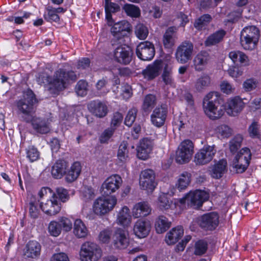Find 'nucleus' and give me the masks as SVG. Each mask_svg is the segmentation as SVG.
<instances>
[{
  "mask_svg": "<svg viewBox=\"0 0 261 261\" xmlns=\"http://www.w3.org/2000/svg\"><path fill=\"white\" fill-rule=\"evenodd\" d=\"M156 97L152 94H148L144 98L142 106V110L147 114L151 112L156 105Z\"/></svg>",
  "mask_w": 261,
  "mask_h": 261,
  "instance_id": "79ce46f5",
  "label": "nucleus"
},
{
  "mask_svg": "<svg viewBox=\"0 0 261 261\" xmlns=\"http://www.w3.org/2000/svg\"><path fill=\"white\" fill-rule=\"evenodd\" d=\"M194 51L193 43L189 41H185L177 47L175 56L177 61L180 64L187 63L192 58Z\"/></svg>",
  "mask_w": 261,
  "mask_h": 261,
  "instance_id": "9d476101",
  "label": "nucleus"
},
{
  "mask_svg": "<svg viewBox=\"0 0 261 261\" xmlns=\"http://www.w3.org/2000/svg\"><path fill=\"white\" fill-rule=\"evenodd\" d=\"M117 158L118 162L122 164L126 163L128 160V150L126 142L123 141L120 144L117 152Z\"/></svg>",
  "mask_w": 261,
  "mask_h": 261,
  "instance_id": "37998d69",
  "label": "nucleus"
},
{
  "mask_svg": "<svg viewBox=\"0 0 261 261\" xmlns=\"http://www.w3.org/2000/svg\"><path fill=\"white\" fill-rule=\"evenodd\" d=\"M243 141V137L241 135L234 136L229 142V150L232 153H236L241 147Z\"/></svg>",
  "mask_w": 261,
  "mask_h": 261,
  "instance_id": "3c124183",
  "label": "nucleus"
},
{
  "mask_svg": "<svg viewBox=\"0 0 261 261\" xmlns=\"http://www.w3.org/2000/svg\"><path fill=\"white\" fill-rule=\"evenodd\" d=\"M101 255V250L95 243L87 241L82 245L80 251L82 261H97Z\"/></svg>",
  "mask_w": 261,
  "mask_h": 261,
  "instance_id": "423d86ee",
  "label": "nucleus"
},
{
  "mask_svg": "<svg viewBox=\"0 0 261 261\" xmlns=\"http://www.w3.org/2000/svg\"><path fill=\"white\" fill-rule=\"evenodd\" d=\"M212 17L209 14H204L195 20L194 27L198 30L207 25L212 20Z\"/></svg>",
  "mask_w": 261,
  "mask_h": 261,
  "instance_id": "864d4df0",
  "label": "nucleus"
},
{
  "mask_svg": "<svg viewBox=\"0 0 261 261\" xmlns=\"http://www.w3.org/2000/svg\"><path fill=\"white\" fill-rule=\"evenodd\" d=\"M191 178V174L190 173L184 172L181 173L176 184L177 189L180 191L185 190L190 184Z\"/></svg>",
  "mask_w": 261,
  "mask_h": 261,
  "instance_id": "a19ab883",
  "label": "nucleus"
},
{
  "mask_svg": "<svg viewBox=\"0 0 261 261\" xmlns=\"http://www.w3.org/2000/svg\"><path fill=\"white\" fill-rule=\"evenodd\" d=\"M208 198V193L203 190H196L190 191L183 197L178 199V202L181 205L187 204L188 206L193 208L198 209Z\"/></svg>",
  "mask_w": 261,
  "mask_h": 261,
  "instance_id": "7ed1b4c3",
  "label": "nucleus"
},
{
  "mask_svg": "<svg viewBox=\"0 0 261 261\" xmlns=\"http://www.w3.org/2000/svg\"><path fill=\"white\" fill-rule=\"evenodd\" d=\"M211 57L209 53L205 51H201L198 53L193 60V67L196 71H202L205 69L210 63Z\"/></svg>",
  "mask_w": 261,
  "mask_h": 261,
  "instance_id": "aec40b11",
  "label": "nucleus"
},
{
  "mask_svg": "<svg viewBox=\"0 0 261 261\" xmlns=\"http://www.w3.org/2000/svg\"><path fill=\"white\" fill-rule=\"evenodd\" d=\"M194 153V144L189 140L182 141L176 151L175 161L180 164L188 163Z\"/></svg>",
  "mask_w": 261,
  "mask_h": 261,
  "instance_id": "0eeeda50",
  "label": "nucleus"
},
{
  "mask_svg": "<svg viewBox=\"0 0 261 261\" xmlns=\"http://www.w3.org/2000/svg\"><path fill=\"white\" fill-rule=\"evenodd\" d=\"M226 35V31L219 30L210 35L204 42L207 46L215 45L221 42Z\"/></svg>",
  "mask_w": 261,
  "mask_h": 261,
  "instance_id": "4c0bfd02",
  "label": "nucleus"
},
{
  "mask_svg": "<svg viewBox=\"0 0 261 261\" xmlns=\"http://www.w3.org/2000/svg\"><path fill=\"white\" fill-rule=\"evenodd\" d=\"M163 82L166 85H172L174 83L172 77V67L166 64L164 67L163 72L162 74Z\"/></svg>",
  "mask_w": 261,
  "mask_h": 261,
  "instance_id": "a18cd8bd",
  "label": "nucleus"
},
{
  "mask_svg": "<svg viewBox=\"0 0 261 261\" xmlns=\"http://www.w3.org/2000/svg\"><path fill=\"white\" fill-rule=\"evenodd\" d=\"M38 204L36 201L29 203V215L33 219L37 218L39 216V211L37 208Z\"/></svg>",
  "mask_w": 261,
  "mask_h": 261,
  "instance_id": "69168bd1",
  "label": "nucleus"
},
{
  "mask_svg": "<svg viewBox=\"0 0 261 261\" xmlns=\"http://www.w3.org/2000/svg\"><path fill=\"white\" fill-rule=\"evenodd\" d=\"M116 221L117 224L122 226L124 229L130 225L132 216L127 206H124L120 210L117 215Z\"/></svg>",
  "mask_w": 261,
  "mask_h": 261,
  "instance_id": "c756f323",
  "label": "nucleus"
},
{
  "mask_svg": "<svg viewBox=\"0 0 261 261\" xmlns=\"http://www.w3.org/2000/svg\"><path fill=\"white\" fill-rule=\"evenodd\" d=\"M155 174L151 169H146L141 172L140 177V185L143 190L152 191L156 186Z\"/></svg>",
  "mask_w": 261,
  "mask_h": 261,
  "instance_id": "a211bd4d",
  "label": "nucleus"
},
{
  "mask_svg": "<svg viewBox=\"0 0 261 261\" xmlns=\"http://www.w3.org/2000/svg\"><path fill=\"white\" fill-rule=\"evenodd\" d=\"M59 224L61 225V229L65 231H70L72 227V223L70 219L66 217H62L59 219Z\"/></svg>",
  "mask_w": 261,
  "mask_h": 261,
  "instance_id": "e2e57ef3",
  "label": "nucleus"
},
{
  "mask_svg": "<svg viewBox=\"0 0 261 261\" xmlns=\"http://www.w3.org/2000/svg\"><path fill=\"white\" fill-rule=\"evenodd\" d=\"M171 226V222L164 216H159L155 222V228L158 233L165 232Z\"/></svg>",
  "mask_w": 261,
  "mask_h": 261,
  "instance_id": "ea45409f",
  "label": "nucleus"
},
{
  "mask_svg": "<svg viewBox=\"0 0 261 261\" xmlns=\"http://www.w3.org/2000/svg\"><path fill=\"white\" fill-rule=\"evenodd\" d=\"M172 202L170 200L167 194L162 193L158 198L157 205L158 208L162 210H167L171 208Z\"/></svg>",
  "mask_w": 261,
  "mask_h": 261,
  "instance_id": "c03bdc74",
  "label": "nucleus"
},
{
  "mask_svg": "<svg viewBox=\"0 0 261 261\" xmlns=\"http://www.w3.org/2000/svg\"><path fill=\"white\" fill-rule=\"evenodd\" d=\"M167 109L163 106L156 107L151 115V121L155 126L160 127L163 126L167 118Z\"/></svg>",
  "mask_w": 261,
  "mask_h": 261,
  "instance_id": "4be33fe9",
  "label": "nucleus"
},
{
  "mask_svg": "<svg viewBox=\"0 0 261 261\" xmlns=\"http://www.w3.org/2000/svg\"><path fill=\"white\" fill-rule=\"evenodd\" d=\"M259 37V31L256 27H246L241 33V44L246 50H252L255 48Z\"/></svg>",
  "mask_w": 261,
  "mask_h": 261,
  "instance_id": "20e7f679",
  "label": "nucleus"
},
{
  "mask_svg": "<svg viewBox=\"0 0 261 261\" xmlns=\"http://www.w3.org/2000/svg\"><path fill=\"white\" fill-rule=\"evenodd\" d=\"M112 236V232L109 229L101 231L98 235V239L102 243H109Z\"/></svg>",
  "mask_w": 261,
  "mask_h": 261,
  "instance_id": "680f3d73",
  "label": "nucleus"
},
{
  "mask_svg": "<svg viewBox=\"0 0 261 261\" xmlns=\"http://www.w3.org/2000/svg\"><path fill=\"white\" fill-rule=\"evenodd\" d=\"M111 29V33L113 36L111 44L113 46L121 43L124 36L123 32L130 30V24L126 20H122L117 23L113 22Z\"/></svg>",
  "mask_w": 261,
  "mask_h": 261,
  "instance_id": "1a4fd4ad",
  "label": "nucleus"
},
{
  "mask_svg": "<svg viewBox=\"0 0 261 261\" xmlns=\"http://www.w3.org/2000/svg\"><path fill=\"white\" fill-rule=\"evenodd\" d=\"M137 113V110L136 108H132L127 113V114L125 118L124 123L128 126H131L134 122Z\"/></svg>",
  "mask_w": 261,
  "mask_h": 261,
  "instance_id": "052dcab7",
  "label": "nucleus"
},
{
  "mask_svg": "<svg viewBox=\"0 0 261 261\" xmlns=\"http://www.w3.org/2000/svg\"><path fill=\"white\" fill-rule=\"evenodd\" d=\"M44 19L50 22H59L60 17L54 10V8L51 6H48L46 8V12L44 14Z\"/></svg>",
  "mask_w": 261,
  "mask_h": 261,
  "instance_id": "8fccbe9b",
  "label": "nucleus"
},
{
  "mask_svg": "<svg viewBox=\"0 0 261 261\" xmlns=\"http://www.w3.org/2000/svg\"><path fill=\"white\" fill-rule=\"evenodd\" d=\"M132 51L127 46H118L114 51V58L119 63L128 64L132 60Z\"/></svg>",
  "mask_w": 261,
  "mask_h": 261,
  "instance_id": "6ab92c4d",
  "label": "nucleus"
},
{
  "mask_svg": "<svg viewBox=\"0 0 261 261\" xmlns=\"http://www.w3.org/2000/svg\"><path fill=\"white\" fill-rule=\"evenodd\" d=\"M81 163L79 162H74L66 174V180L71 182L76 180L81 173Z\"/></svg>",
  "mask_w": 261,
  "mask_h": 261,
  "instance_id": "58836bf2",
  "label": "nucleus"
},
{
  "mask_svg": "<svg viewBox=\"0 0 261 261\" xmlns=\"http://www.w3.org/2000/svg\"><path fill=\"white\" fill-rule=\"evenodd\" d=\"M123 9L127 15L132 17L137 18L140 15V9L134 5L126 4L123 6Z\"/></svg>",
  "mask_w": 261,
  "mask_h": 261,
  "instance_id": "603ef678",
  "label": "nucleus"
},
{
  "mask_svg": "<svg viewBox=\"0 0 261 261\" xmlns=\"http://www.w3.org/2000/svg\"><path fill=\"white\" fill-rule=\"evenodd\" d=\"M177 39L176 28L174 27L168 28L163 38V43L165 48H170L174 46Z\"/></svg>",
  "mask_w": 261,
  "mask_h": 261,
  "instance_id": "f704fd0d",
  "label": "nucleus"
},
{
  "mask_svg": "<svg viewBox=\"0 0 261 261\" xmlns=\"http://www.w3.org/2000/svg\"><path fill=\"white\" fill-rule=\"evenodd\" d=\"M227 171V163L226 160L222 159L215 162L209 167L208 173L215 179H220Z\"/></svg>",
  "mask_w": 261,
  "mask_h": 261,
  "instance_id": "412c9836",
  "label": "nucleus"
},
{
  "mask_svg": "<svg viewBox=\"0 0 261 261\" xmlns=\"http://www.w3.org/2000/svg\"><path fill=\"white\" fill-rule=\"evenodd\" d=\"M162 67V62L160 61H155L152 64L147 66L143 70L142 73L145 79L151 80L158 76L160 72Z\"/></svg>",
  "mask_w": 261,
  "mask_h": 261,
  "instance_id": "bb28decb",
  "label": "nucleus"
},
{
  "mask_svg": "<svg viewBox=\"0 0 261 261\" xmlns=\"http://www.w3.org/2000/svg\"><path fill=\"white\" fill-rule=\"evenodd\" d=\"M77 79V75L73 71L60 68L55 72L52 77L50 89L57 92L62 91Z\"/></svg>",
  "mask_w": 261,
  "mask_h": 261,
  "instance_id": "f03ea898",
  "label": "nucleus"
},
{
  "mask_svg": "<svg viewBox=\"0 0 261 261\" xmlns=\"http://www.w3.org/2000/svg\"><path fill=\"white\" fill-rule=\"evenodd\" d=\"M75 90L79 96L83 97L88 92V83L84 80H80L76 85Z\"/></svg>",
  "mask_w": 261,
  "mask_h": 261,
  "instance_id": "5fc2aeb1",
  "label": "nucleus"
},
{
  "mask_svg": "<svg viewBox=\"0 0 261 261\" xmlns=\"http://www.w3.org/2000/svg\"><path fill=\"white\" fill-rule=\"evenodd\" d=\"M219 215L216 212H211L203 215L199 219L200 226L205 230H213L219 224Z\"/></svg>",
  "mask_w": 261,
  "mask_h": 261,
  "instance_id": "dca6fc26",
  "label": "nucleus"
},
{
  "mask_svg": "<svg viewBox=\"0 0 261 261\" xmlns=\"http://www.w3.org/2000/svg\"><path fill=\"white\" fill-rule=\"evenodd\" d=\"M211 84V76L207 73H202L194 82L193 88L197 92H203Z\"/></svg>",
  "mask_w": 261,
  "mask_h": 261,
  "instance_id": "cd10ccee",
  "label": "nucleus"
},
{
  "mask_svg": "<svg viewBox=\"0 0 261 261\" xmlns=\"http://www.w3.org/2000/svg\"><path fill=\"white\" fill-rule=\"evenodd\" d=\"M114 129L113 127L106 129L100 136L99 140L100 142L103 143L107 142L113 135Z\"/></svg>",
  "mask_w": 261,
  "mask_h": 261,
  "instance_id": "338daca9",
  "label": "nucleus"
},
{
  "mask_svg": "<svg viewBox=\"0 0 261 261\" xmlns=\"http://www.w3.org/2000/svg\"><path fill=\"white\" fill-rule=\"evenodd\" d=\"M244 106L243 100L239 97H235L227 101L226 111L229 116H234L242 110Z\"/></svg>",
  "mask_w": 261,
  "mask_h": 261,
  "instance_id": "5701e85b",
  "label": "nucleus"
},
{
  "mask_svg": "<svg viewBox=\"0 0 261 261\" xmlns=\"http://www.w3.org/2000/svg\"><path fill=\"white\" fill-rule=\"evenodd\" d=\"M216 152L215 145H204L195 154L194 162L196 165H205L213 160Z\"/></svg>",
  "mask_w": 261,
  "mask_h": 261,
  "instance_id": "f8f14e48",
  "label": "nucleus"
},
{
  "mask_svg": "<svg viewBox=\"0 0 261 261\" xmlns=\"http://www.w3.org/2000/svg\"><path fill=\"white\" fill-rule=\"evenodd\" d=\"M136 54L142 60H152L155 55L154 45L147 41L140 43L136 48Z\"/></svg>",
  "mask_w": 261,
  "mask_h": 261,
  "instance_id": "4468645a",
  "label": "nucleus"
},
{
  "mask_svg": "<svg viewBox=\"0 0 261 261\" xmlns=\"http://www.w3.org/2000/svg\"><path fill=\"white\" fill-rule=\"evenodd\" d=\"M135 33L138 39L144 40L148 36L149 31L146 25L142 23H139L135 27Z\"/></svg>",
  "mask_w": 261,
  "mask_h": 261,
  "instance_id": "de8ad7c7",
  "label": "nucleus"
},
{
  "mask_svg": "<svg viewBox=\"0 0 261 261\" xmlns=\"http://www.w3.org/2000/svg\"><path fill=\"white\" fill-rule=\"evenodd\" d=\"M251 158V153L248 148H243L238 152L232 163V167L236 169L237 173H243L246 170Z\"/></svg>",
  "mask_w": 261,
  "mask_h": 261,
  "instance_id": "6e6552de",
  "label": "nucleus"
},
{
  "mask_svg": "<svg viewBox=\"0 0 261 261\" xmlns=\"http://www.w3.org/2000/svg\"><path fill=\"white\" fill-rule=\"evenodd\" d=\"M248 132L250 136L252 138H259L260 136L259 125L256 122H253L248 128Z\"/></svg>",
  "mask_w": 261,
  "mask_h": 261,
  "instance_id": "0e129e2a",
  "label": "nucleus"
},
{
  "mask_svg": "<svg viewBox=\"0 0 261 261\" xmlns=\"http://www.w3.org/2000/svg\"><path fill=\"white\" fill-rule=\"evenodd\" d=\"M117 200L115 196H100L93 202L92 210L98 216H103L114 208L117 204Z\"/></svg>",
  "mask_w": 261,
  "mask_h": 261,
  "instance_id": "39448f33",
  "label": "nucleus"
},
{
  "mask_svg": "<svg viewBox=\"0 0 261 261\" xmlns=\"http://www.w3.org/2000/svg\"><path fill=\"white\" fill-rule=\"evenodd\" d=\"M122 183L121 177L118 174L110 176L106 179L101 187V193L108 196L115 192Z\"/></svg>",
  "mask_w": 261,
  "mask_h": 261,
  "instance_id": "ddd939ff",
  "label": "nucleus"
},
{
  "mask_svg": "<svg viewBox=\"0 0 261 261\" xmlns=\"http://www.w3.org/2000/svg\"><path fill=\"white\" fill-rule=\"evenodd\" d=\"M217 136L221 139L228 138L232 135V129L228 125L222 124L218 126L216 129Z\"/></svg>",
  "mask_w": 261,
  "mask_h": 261,
  "instance_id": "49530a36",
  "label": "nucleus"
},
{
  "mask_svg": "<svg viewBox=\"0 0 261 261\" xmlns=\"http://www.w3.org/2000/svg\"><path fill=\"white\" fill-rule=\"evenodd\" d=\"M33 129L40 134H44L50 131V127L48 121L39 117H33L31 121Z\"/></svg>",
  "mask_w": 261,
  "mask_h": 261,
  "instance_id": "2f4dec72",
  "label": "nucleus"
},
{
  "mask_svg": "<svg viewBox=\"0 0 261 261\" xmlns=\"http://www.w3.org/2000/svg\"><path fill=\"white\" fill-rule=\"evenodd\" d=\"M150 230V225L148 221L139 219L134 224V233L139 238H144L147 237Z\"/></svg>",
  "mask_w": 261,
  "mask_h": 261,
  "instance_id": "393cba45",
  "label": "nucleus"
},
{
  "mask_svg": "<svg viewBox=\"0 0 261 261\" xmlns=\"http://www.w3.org/2000/svg\"><path fill=\"white\" fill-rule=\"evenodd\" d=\"M151 211V208L149 204L146 202H140L136 203L132 210L133 216L138 218L145 217L148 215Z\"/></svg>",
  "mask_w": 261,
  "mask_h": 261,
  "instance_id": "7c9ffc66",
  "label": "nucleus"
},
{
  "mask_svg": "<svg viewBox=\"0 0 261 261\" xmlns=\"http://www.w3.org/2000/svg\"><path fill=\"white\" fill-rule=\"evenodd\" d=\"M61 203L58 200L55 194H53L51 198L45 202L40 203L42 210L49 216H55L61 210Z\"/></svg>",
  "mask_w": 261,
  "mask_h": 261,
  "instance_id": "f3484780",
  "label": "nucleus"
},
{
  "mask_svg": "<svg viewBox=\"0 0 261 261\" xmlns=\"http://www.w3.org/2000/svg\"><path fill=\"white\" fill-rule=\"evenodd\" d=\"M48 230L50 235L57 237L61 232V227L58 222L52 221L48 225Z\"/></svg>",
  "mask_w": 261,
  "mask_h": 261,
  "instance_id": "6e6d98bb",
  "label": "nucleus"
},
{
  "mask_svg": "<svg viewBox=\"0 0 261 261\" xmlns=\"http://www.w3.org/2000/svg\"><path fill=\"white\" fill-rule=\"evenodd\" d=\"M184 235V229L181 226L172 228L167 234L165 241L168 245L176 243Z\"/></svg>",
  "mask_w": 261,
  "mask_h": 261,
  "instance_id": "473e14b6",
  "label": "nucleus"
},
{
  "mask_svg": "<svg viewBox=\"0 0 261 261\" xmlns=\"http://www.w3.org/2000/svg\"><path fill=\"white\" fill-rule=\"evenodd\" d=\"M54 194H56V196L62 202H65L69 199V194L68 191L63 187H58L56 189V192Z\"/></svg>",
  "mask_w": 261,
  "mask_h": 261,
  "instance_id": "4d7b16f0",
  "label": "nucleus"
},
{
  "mask_svg": "<svg viewBox=\"0 0 261 261\" xmlns=\"http://www.w3.org/2000/svg\"><path fill=\"white\" fill-rule=\"evenodd\" d=\"M41 246L37 241H30L24 249V255L28 258H35L40 254Z\"/></svg>",
  "mask_w": 261,
  "mask_h": 261,
  "instance_id": "c85d7f7f",
  "label": "nucleus"
},
{
  "mask_svg": "<svg viewBox=\"0 0 261 261\" xmlns=\"http://www.w3.org/2000/svg\"><path fill=\"white\" fill-rule=\"evenodd\" d=\"M73 232L75 236L79 239H85L89 234L88 228L80 219H76L74 221Z\"/></svg>",
  "mask_w": 261,
  "mask_h": 261,
  "instance_id": "72a5a7b5",
  "label": "nucleus"
},
{
  "mask_svg": "<svg viewBox=\"0 0 261 261\" xmlns=\"http://www.w3.org/2000/svg\"><path fill=\"white\" fill-rule=\"evenodd\" d=\"M67 167V163L65 161L63 160L57 161L52 167L51 175L55 178H62L66 173Z\"/></svg>",
  "mask_w": 261,
  "mask_h": 261,
  "instance_id": "c9c22d12",
  "label": "nucleus"
},
{
  "mask_svg": "<svg viewBox=\"0 0 261 261\" xmlns=\"http://www.w3.org/2000/svg\"><path fill=\"white\" fill-rule=\"evenodd\" d=\"M153 147L152 141L148 138H144L140 141L139 146L137 148V156L143 160L148 159L149 153Z\"/></svg>",
  "mask_w": 261,
  "mask_h": 261,
  "instance_id": "a878e982",
  "label": "nucleus"
},
{
  "mask_svg": "<svg viewBox=\"0 0 261 261\" xmlns=\"http://www.w3.org/2000/svg\"><path fill=\"white\" fill-rule=\"evenodd\" d=\"M39 152L34 146H30L27 150V157L31 162L37 161L39 159Z\"/></svg>",
  "mask_w": 261,
  "mask_h": 261,
  "instance_id": "bf43d9fd",
  "label": "nucleus"
},
{
  "mask_svg": "<svg viewBox=\"0 0 261 261\" xmlns=\"http://www.w3.org/2000/svg\"><path fill=\"white\" fill-rule=\"evenodd\" d=\"M113 245L117 249H124L129 245V237L127 230L117 228L113 235Z\"/></svg>",
  "mask_w": 261,
  "mask_h": 261,
  "instance_id": "2eb2a0df",
  "label": "nucleus"
},
{
  "mask_svg": "<svg viewBox=\"0 0 261 261\" xmlns=\"http://www.w3.org/2000/svg\"><path fill=\"white\" fill-rule=\"evenodd\" d=\"M220 94L216 91H211L205 95L203 99V109L205 114L212 120L220 118L224 114L222 108H219Z\"/></svg>",
  "mask_w": 261,
  "mask_h": 261,
  "instance_id": "f257e3e1",
  "label": "nucleus"
},
{
  "mask_svg": "<svg viewBox=\"0 0 261 261\" xmlns=\"http://www.w3.org/2000/svg\"><path fill=\"white\" fill-rule=\"evenodd\" d=\"M37 82L39 84H49L50 86V82L52 81V77L47 75L46 73H41L37 77Z\"/></svg>",
  "mask_w": 261,
  "mask_h": 261,
  "instance_id": "774afa93",
  "label": "nucleus"
},
{
  "mask_svg": "<svg viewBox=\"0 0 261 261\" xmlns=\"http://www.w3.org/2000/svg\"><path fill=\"white\" fill-rule=\"evenodd\" d=\"M89 111L98 118H103L108 113V108L106 103L99 100H93L88 105Z\"/></svg>",
  "mask_w": 261,
  "mask_h": 261,
  "instance_id": "b1692460",
  "label": "nucleus"
},
{
  "mask_svg": "<svg viewBox=\"0 0 261 261\" xmlns=\"http://www.w3.org/2000/svg\"><path fill=\"white\" fill-rule=\"evenodd\" d=\"M105 8L107 23L109 26H111L114 22L112 17V13L119 11L120 10V7L118 4L112 3L110 0H105Z\"/></svg>",
  "mask_w": 261,
  "mask_h": 261,
  "instance_id": "e433bc0d",
  "label": "nucleus"
},
{
  "mask_svg": "<svg viewBox=\"0 0 261 261\" xmlns=\"http://www.w3.org/2000/svg\"><path fill=\"white\" fill-rule=\"evenodd\" d=\"M229 57L234 63L239 61L241 63L248 64V57L240 51H232L229 53Z\"/></svg>",
  "mask_w": 261,
  "mask_h": 261,
  "instance_id": "09e8293b",
  "label": "nucleus"
},
{
  "mask_svg": "<svg viewBox=\"0 0 261 261\" xmlns=\"http://www.w3.org/2000/svg\"><path fill=\"white\" fill-rule=\"evenodd\" d=\"M37 102V99L33 92L28 89L23 93V98L17 103L18 110L25 115H29L33 111V105Z\"/></svg>",
  "mask_w": 261,
  "mask_h": 261,
  "instance_id": "9b49d317",
  "label": "nucleus"
},
{
  "mask_svg": "<svg viewBox=\"0 0 261 261\" xmlns=\"http://www.w3.org/2000/svg\"><path fill=\"white\" fill-rule=\"evenodd\" d=\"M207 248V243L202 240H199L195 243L194 253L197 255L204 254Z\"/></svg>",
  "mask_w": 261,
  "mask_h": 261,
  "instance_id": "13d9d810",
  "label": "nucleus"
}]
</instances>
